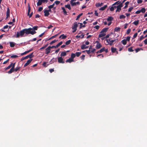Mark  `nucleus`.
<instances>
[{
  "instance_id": "1",
  "label": "nucleus",
  "mask_w": 147,
  "mask_h": 147,
  "mask_svg": "<svg viewBox=\"0 0 147 147\" xmlns=\"http://www.w3.org/2000/svg\"><path fill=\"white\" fill-rule=\"evenodd\" d=\"M32 30V29L30 28L24 29L20 30V32H17L16 37L18 38L20 36H21V37H23L25 33L26 35H28L29 34L34 35L36 33V32L32 31L31 30Z\"/></svg>"
},
{
  "instance_id": "2",
  "label": "nucleus",
  "mask_w": 147,
  "mask_h": 147,
  "mask_svg": "<svg viewBox=\"0 0 147 147\" xmlns=\"http://www.w3.org/2000/svg\"><path fill=\"white\" fill-rule=\"evenodd\" d=\"M78 26V25L77 22H75L73 24V26L72 27V29L74 30L72 31L73 33H74L76 31Z\"/></svg>"
},
{
  "instance_id": "3",
  "label": "nucleus",
  "mask_w": 147,
  "mask_h": 147,
  "mask_svg": "<svg viewBox=\"0 0 147 147\" xmlns=\"http://www.w3.org/2000/svg\"><path fill=\"white\" fill-rule=\"evenodd\" d=\"M123 7V5H122V4H119L117 7V9L116 11V12H120L121 9V7Z\"/></svg>"
},
{
  "instance_id": "4",
  "label": "nucleus",
  "mask_w": 147,
  "mask_h": 147,
  "mask_svg": "<svg viewBox=\"0 0 147 147\" xmlns=\"http://www.w3.org/2000/svg\"><path fill=\"white\" fill-rule=\"evenodd\" d=\"M58 62L60 63H65V61L61 57H59L58 58Z\"/></svg>"
},
{
  "instance_id": "5",
  "label": "nucleus",
  "mask_w": 147,
  "mask_h": 147,
  "mask_svg": "<svg viewBox=\"0 0 147 147\" xmlns=\"http://www.w3.org/2000/svg\"><path fill=\"white\" fill-rule=\"evenodd\" d=\"M53 48L52 46H49L47 48L45 49V54L48 55V54L51 51V49Z\"/></svg>"
},
{
  "instance_id": "6",
  "label": "nucleus",
  "mask_w": 147,
  "mask_h": 147,
  "mask_svg": "<svg viewBox=\"0 0 147 147\" xmlns=\"http://www.w3.org/2000/svg\"><path fill=\"white\" fill-rule=\"evenodd\" d=\"M96 43H97V44L96 46V49H99L100 48L102 47V45L99 42V41H96Z\"/></svg>"
},
{
  "instance_id": "7",
  "label": "nucleus",
  "mask_w": 147,
  "mask_h": 147,
  "mask_svg": "<svg viewBox=\"0 0 147 147\" xmlns=\"http://www.w3.org/2000/svg\"><path fill=\"white\" fill-rule=\"evenodd\" d=\"M63 43L62 41H61L57 45H56V46H52V47L53 48H54L55 49H57Z\"/></svg>"
},
{
  "instance_id": "8",
  "label": "nucleus",
  "mask_w": 147,
  "mask_h": 147,
  "mask_svg": "<svg viewBox=\"0 0 147 147\" xmlns=\"http://www.w3.org/2000/svg\"><path fill=\"white\" fill-rule=\"evenodd\" d=\"M33 52L32 53L29 55L25 56V58H26V59H27L29 58H30V59L31 58L33 57Z\"/></svg>"
},
{
  "instance_id": "9",
  "label": "nucleus",
  "mask_w": 147,
  "mask_h": 147,
  "mask_svg": "<svg viewBox=\"0 0 147 147\" xmlns=\"http://www.w3.org/2000/svg\"><path fill=\"white\" fill-rule=\"evenodd\" d=\"M32 59H29L27 61V62L24 64V67H25L28 65L32 61Z\"/></svg>"
},
{
  "instance_id": "10",
  "label": "nucleus",
  "mask_w": 147,
  "mask_h": 147,
  "mask_svg": "<svg viewBox=\"0 0 147 147\" xmlns=\"http://www.w3.org/2000/svg\"><path fill=\"white\" fill-rule=\"evenodd\" d=\"M10 16V10L9 7L7 8L6 12V19H7Z\"/></svg>"
},
{
  "instance_id": "11",
  "label": "nucleus",
  "mask_w": 147,
  "mask_h": 147,
  "mask_svg": "<svg viewBox=\"0 0 147 147\" xmlns=\"http://www.w3.org/2000/svg\"><path fill=\"white\" fill-rule=\"evenodd\" d=\"M106 34L103 32L101 33V32H100V34L98 35L99 38L102 37L106 35Z\"/></svg>"
},
{
  "instance_id": "12",
  "label": "nucleus",
  "mask_w": 147,
  "mask_h": 147,
  "mask_svg": "<svg viewBox=\"0 0 147 147\" xmlns=\"http://www.w3.org/2000/svg\"><path fill=\"white\" fill-rule=\"evenodd\" d=\"M109 29L108 28H103L101 31V33L103 32L104 33H106L108 30Z\"/></svg>"
},
{
  "instance_id": "13",
  "label": "nucleus",
  "mask_w": 147,
  "mask_h": 147,
  "mask_svg": "<svg viewBox=\"0 0 147 147\" xmlns=\"http://www.w3.org/2000/svg\"><path fill=\"white\" fill-rule=\"evenodd\" d=\"M88 47V46H86L85 45L83 44L81 46V49L82 50L87 49Z\"/></svg>"
},
{
  "instance_id": "14",
  "label": "nucleus",
  "mask_w": 147,
  "mask_h": 147,
  "mask_svg": "<svg viewBox=\"0 0 147 147\" xmlns=\"http://www.w3.org/2000/svg\"><path fill=\"white\" fill-rule=\"evenodd\" d=\"M44 13H45L44 16H47L50 14V13L47 10H45L44 11Z\"/></svg>"
},
{
  "instance_id": "15",
  "label": "nucleus",
  "mask_w": 147,
  "mask_h": 147,
  "mask_svg": "<svg viewBox=\"0 0 147 147\" xmlns=\"http://www.w3.org/2000/svg\"><path fill=\"white\" fill-rule=\"evenodd\" d=\"M73 61H74V59H72L70 57L67 60L65 61L66 63L69 62V63H71V62Z\"/></svg>"
},
{
  "instance_id": "16",
  "label": "nucleus",
  "mask_w": 147,
  "mask_h": 147,
  "mask_svg": "<svg viewBox=\"0 0 147 147\" xmlns=\"http://www.w3.org/2000/svg\"><path fill=\"white\" fill-rule=\"evenodd\" d=\"M117 6L115 5L112 6L110 8V10L111 11H114V9L117 8Z\"/></svg>"
},
{
  "instance_id": "17",
  "label": "nucleus",
  "mask_w": 147,
  "mask_h": 147,
  "mask_svg": "<svg viewBox=\"0 0 147 147\" xmlns=\"http://www.w3.org/2000/svg\"><path fill=\"white\" fill-rule=\"evenodd\" d=\"M63 10V14L65 15H67V12L66 11L64 7H62L61 8Z\"/></svg>"
},
{
  "instance_id": "18",
  "label": "nucleus",
  "mask_w": 147,
  "mask_h": 147,
  "mask_svg": "<svg viewBox=\"0 0 147 147\" xmlns=\"http://www.w3.org/2000/svg\"><path fill=\"white\" fill-rule=\"evenodd\" d=\"M129 1H127L125 3V6L122 8L123 9H125L128 7V5L129 3Z\"/></svg>"
},
{
  "instance_id": "19",
  "label": "nucleus",
  "mask_w": 147,
  "mask_h": 147,
  "mask_svg": "<svg viewBox=\"0 0 147 147\" xmlns=\"http://www.w3.org/2000/svg\"><path fill=\"white\" fill-rule=\"evenodd\" d=\"M67 36L66 35H65L64 34H62L60 35L59 37V38H61L62 39H64L66 38Z\"/></svg>"
},
{
  "instance_id": "20",
  "label": "nucleus",
  "mask_w": 147,
  "mask_h": 147,
  "mask_svg": "<svg viewBox=\"0 0 147 147\" xmlns=\"http://www.w3.org/2000/svg\"><path fill=\"white\" fill-rule=\"evenodd\" d=\"M67 55V53L66 51L62 52L61 53L60 55L61 57H65Z\"/></svg>"
},
{
  "instance_id": "21",
  "label": "nucleus",
  "mask_w": 147,
  "mask_h": 147,
  "mask_svg": "<svg viewBox=\"0 0 147 147\" xmlns=\"http://www.w3.org/2000/svg\"><path fill=\"white\" fill-rule=\"evenodd\" d=\"M116 50L117 49L115 48H114V47L111 48V51L113 53L117 52V53H118V52Z\"/></svg>"
},
{
  "instance_id": "22",
  "label": "nucleus",
  "mask_w": 147,
  "mask_h": 147,
  "mask_svg": "<svg viewBox=\"0 0 147 147\" xmlns=\"http://www.w3.org/2000/svg\"><path fill=\"white\" fill-rule=\"evenodd\" d=\"M107 7V5H105L103 7H101L99 9V10L103 11L105 10Z\"/></svg>"
},
{
  "instance_id": "23",
  "label": "nucleus",
  "mask_w": 147,
  "mask_h": 147,
  "mask_svg": "<svg viewBox=\"0 0 147 147\" xmlns=\"http://www.w3.org/2000/svg\"><path fill=\"white\" fill-rule=\"evenodd\" d=\"M28 9L27 15H28V16H29V15L30 12V10H31V8H30V6L29 4L28 5Z\"/></svg>"
},
{
  "instance_id": "24",
  "label": "nucleus",
  "mask_w": 147,
  "mask_h": 147,
  "mask_svg": "<svg viewBox=\"0 0 147 147\" xmlns=\"http://www.w3.org/2000/svg\"><path fill=\"white\" fill-rule=\"evenodd\" d=\"M30 28L32 29V30H31L32 31L36 32L35 30H37L38 26H34L33 28Z\"/></svg>"
},
{
  "instance_id": "25",
  "label": "nucleus",
  "mask_w": 147,
  "mask_h": 147,
  "mask_svg": "<svg viewBox=\"0 0 147 147\" xmlns=\"http://www.w3.org/2000/svg\"><path fill=\"white\" fill-rule=\"evenodd\" d=\"M42 2L41 0H38V1L37 3V5L39 6L42 5Z\"/></svg>"
},
{
  "instance_id": "26",
  "label": "nucleus",
  "mask_w": 147,
  "mask_h": 147,
  "mask_svg": "<svg viewBox=\"0 0 147 147\" xmlns=\"http://www.w3.org/2000/svg\"><path fill=\"white\" fill-rule=\"evenodd\" d=\"M121 3V1H119V0L117 1H116V2H115V3H113V5H112V6H114V5H119L120 3Z\"/></svg>"
},
{
  "instance_id": "27",
  "label": "nucleus",
  "mask_w": 147,
  "mask_h": 147,
  "mask_svg": "<svg viewBox=\"0 0 147 147\" xmlns=\"http://www.w3.org/2000/svg\"><path fill=\"white\" fill-rule=\"evenodd\" d=\"M103 3H96L95 4V6L97 7H99L100 6H101L103 5Z\"/></svg>"
},
{
  "instance_id": "28",
  "label": "nucleus",
  "mask_w": 147,
  "mask_h": 147,
  "mask_svg": "<svg viewBox=\"0 0 147 147\" xmlns=\"http://www.w3.org/2000/svg\"><path fill=\"white\" fill-rule=\"evenodd\" d=\"M57 61V58H53L50 61V62H51V63H53L54 62H56Z\"/></svg>"
},
{
  "instance_id": "29",
  "label": "nucleus",
  "mask_w": 147,
  "mask_h": 147,
  "mask_svg": "<svg viewBox=\"0 0 147 147\" xmlns=\"http://www.w3.org/2000/svg\"><path fill=\"white\" fill-rule=\"evenodd\" d=\"M113 17L111 16L109 17L108 18H107V21L108 22H111L112 20H113Z\"/></svg>"
},
{
  "instance_id": "30",
  "label": "nucleus",
  "mask_w": 147,
  "mask_h": 147,
  "mask_svg": "<svg viewBox=\"0 0 147 147\" xmlns=\"http://www.w3.org/2000/svg\"><path fill=\"white\" fill-rule=\"evenodd\" d=\"M10 47H13L15 46V43L13 42H9Z\"/></svg>"
},
{
  "instance_id": "31",
  "label": "nucleus",
  "mask_w": 147,
  "mask_h": 147,
  "mask_svg": "<svg viewBox=\"0 0 147 147\" xmlns=\"http://www.w3.org/2000/svg\"><path fill=\"white\" fill-rule=\"evenodd\" d=\"M65 8H68L69 10H71V9L70 5L69 4L65 5Z\"/></svg>"
},
{
  "instance_id": "32",
  "label": "nucleus",
  "mask_w": 147,
  "mask_h": 147,
  "mask_svg": "<svg viewBox=\"0 0 147 147\" xmlns=\"http://www.w3.org/2000/svg\"><path fill=\"white\" fill-rule=\"evenodd\" d=\"M84 35H83L82 34H81L80 35H77L76 36V38H84Z\"/></svg>"
},
{
  "instance_id": "33",
  "label": "nucleus",
  "mask_w": 147,
  "mask_h": 147,
  "mask_svg": "<svg viewBox=\"0 0 147 147\" xmlns=\"http://www.w3.org/2000/svg\"><path fill=\"white\" fill-rule=\"evenodd\" d=\"M14 71V69L13 68H11L10 70L8 72V73L9 74H11Z\"/></svg>"
},
{
  "instance_id": "34",
  "label": "nucleus",
  "mask_w": 147,
  "mask_h": 147,
  "mask_svg": "<svg viewBox=\"0 0 147 147\" xmlns=\"http://www.w3.org/2000/svg\"><path fill=\"white\" fill-rule=\"evenodd\" d=\"M76 56V55H75V54L72 53L71 55V59H74V58Z\"/></svg>"
},
{
  "instance_id": "35",
  "label": "nucleus",
  "mask_w": 147,
  "mask_h": 147,
  "mask_svg": "<svg viewBox=\"0 0 147 147\" xmlns=\"http://www.w3.org/2000/svg\"><path fill=\"white\" fill-rule=\"evenodd\" d=\"M121 42L123 45H125L127 43L126 40L124 39L121 41Z\"/></svg>"
},
{
  "instance_id": "36",
  "label": "nucleus",
  "mask_w": 147,
  "mask_h": 147,
  "mask_svg": "<svg viewBox=\"0 0 147 147\" xmlns=\"http://www.w3.org/2000/svg\"><path fill=\"white\" fill-rule=\"evenodd\" d=\"M12 64V63H11L5 69V70H6L9 69L11 67Z\"/></svg>"
},
{
  "instance_id": "37",
  "label": "nucleus",
  "mask_w": 147,
  "mask_h": 147,
  "mask_svg": "<svg viewBox=\"0 0 147 147\" xmlns=\"http://www.w3.org/2000/svg\"><path fill=\"white\" fill-rule=\"evenodd\" d=\"M59 34H55V35H54V36H52L51 37V38H49L48 39V40H50L52 38H54L55 37H57V36H58V35H59Z\"/></svg>"
},
{
  "instance_id": "38",
  "label": "nucleus",
  "mask_w": 147,
  "mask_h": 147,
  "mask_svg": "<svg viewBox=\"0 0 147 147\" xmlns=\"http://www.w3.org/2000/svg\"><path fill=\"white\" fill-rule=\"evenodd\" d=\"M139 20H137L136 21H134L133 23L136 26H137L139 24Z\"/></svg>"
},
{
  "instance_id": "39",
  "label": "nucleus",
  "mask_w": 147,
  "mask_h": 147,
  "mask_svg": "<svg viewBox=\"0 0 147 147\" xmlns=\"http://www.w3.org/2000/svg\"><path fill=\"white\" fill-rule=\"evenodd\" d=\"M121 28L119 27H116L115 28L114 31L115 32H119Z\"/></svg>"
},
{
  "instance_id": "40",
  "label": "nucleus",
  "mask_w": 147,
  "mask_h": 147,
  "mask_svg": "<svg viewBox=\"0 0 147 147\" xmlns=\"http://www.w3.org/2000/svg\"><path fill=\"white\" fill-rule=\"evenodd\" d=\"M141 12L143 13H144L146 11V9L144 8H143L140 10Z\"/></svg>"
},
{
  "instance_id": "41",
  "label": "nucleus",
  "mask_w": 147,
  "mask_h": 147,
  "mask_svg": "<svg viewBox=\"0 0 147 147\" xmlns=\"http://www.w3.org/2000/svg\"><path fill=\"white\" fill-rule=\"evenodd\" d=\"M133 47H132L129 48L128 49V51L130 52H132L134 51V50L132 49Z\"/></svg>"
},
{
  "instance_id": "42",
  "label": "nucleus",
  "mask_w": 147,
  "mask_h": 147,
  "mask_svg": "<svg viewBox=\"0 0 147 147\" xmlns=\"http://www.w3.org/2000/svg\"><path fill=\"white\" fill-rule=\"evenodd\" d=\"M105 48L104 47H103V48H102V49H101L100 50H99V53H101L102 52L105 51Z\"/></svg>"
},
{
  "instance_id": "43",
  "label": "nucleus",
  "mask_w": 147,
  "mask_h": 147,
  "mask_svg": "<svg viewBox=\"0 0 147 147\" xmlns=\"http://www.w3.org/2000/svg\"><path fill=\"white\" fill-rule=\"evenodd\" d=\"M10 57L11 58H15L18 57V56L16 55H10Z\"/></svg>"
},
{
  "instance_id": "44",
  "label": "nucleus",
  "mask_w": 147,
  "mask_h": 147,
  "mask_svg": "<svg viewBox=\"0 0 147 147\" xmlns=\"http://www.w3.org/2000/svg\"><path fill=\"white\" fill-rule=\"evenodd\" d=\"M74 1H70V4H71L72 6H74L76 5V2H74Z\"/></svg>"
},
{
  "instance_id": "45",
  "label": "nucleus",
  "mask_w": 147,
  "mask_h": 147,
  "mask_svg": "<svg viewBox=\"0 0 147 147\" xmlns=\"http://www.w3.org/2000/svg\"><path fill=\"white\" fill-rule=\"evenodd\" d=\"M78 24H80V28H81L82 27H85L86 26L85 25H83V24L82 23H78Z\"/></svg>"
},
{
  "instance_id": "46",
  "label": "nucleus",
  "mask_w": 147,
  "mask_h": 147,
  "mask_svg": "<svg viewBox=\"0 0 147 147\" xmlns=\"http://www.w3.org/2000/svg\"><path fill=\"white\" fill-rule=\"evenodd\" d=\"M81 53L80 52H76V53L75 55H76V56L77 57H79L81 55Z\"/></svg>"
},
{
  "instance_id": "47",
  "label": "nucleus",
  "mask_w": 147,
  "mask_h": 147,
  "mask_svg": "<svg viewBox=\"0 0 147 147\" xmlns=\"http://www.w3.org/2000/svg\"><path fill=\"white\" fill-rule=\"evenodd\" d=\"M126 17L123 15H121L119 16V19H124Z\"/></svg>"
},
{
  "instance_id": "48",
  "label": "nucleus",
  "mask_w": 147,
  "mask_h": 147,
  "mask_svg": "<svg viewBox=\"0 0 147 147\" xmlns=\"http://www.w3.org/2000/svg\"><path fill=\"white\" fill-rule=\"evenodd\" d=\"M71 42V40H69L65 42V45H68Z\"/></svg>"
},
{
  "instance_id": "49",
  "label": "nucleus",
  "mask_w": 147,
  "mask_h": 147,
  "mask_svg": "<svg viewBox=\"0 0 147 147\" xmlns=\"http://www.w3.org/2000/svg\"><path fill=\"white\" fill-rule=\"evenodd\" d=\"M83 14V13H81L78 15L77 16V17L76 19V20H78L80 18V17L82 16Z\"/></svg>"
},
{
  "instance_id": "50",
  "label": "nucleus",
  "mask_w": 147,
  "mask_h": 147,
  "mask_svg": "<svg viewBox=\"0 0 147 147\" xmlns=\"http://www.w3.org/2000/svg\"><path fill=\"white\" fill-rule=\"evenodd\" d=\"M85 55H82L80 57V58L81 60H83L85 58Z\"/></svg>"
},
{
  "instance_id": "51",
  "label": "nucleus",
  "mask_w": 147,
  "mask_h": 147,
  "mask_svg": "<svg viewBox=\"0 0 147 147\" xmlns=\"http://www.w3.org/2000/svg\"><path fill=\"white\" fill-rule=\"evenodd\" d=\"M141 50H143L142 48H137L135 49V51L136 53L138 52L139 51H140Z\"/></svg>"
},
{
  "instance_id": "52",
  "label": "nucleus",
  "mask_w": 147,
  "mask_h": 147,
  "mask_svg": "<svg viewBox=\"0 0 147 147\" xmlns=\"http://www.w3.org/2000/svg\"><path fill=\"white\" fill-rule=\"evenodd\" d=\"M58 41V40H53L50 43V45H52V44H53L55 42H56L57 41Z\"/></svg>"
},
{
  "instance_id": "53",
  "label": "nucleus",
  "mask_w": 147,
  "mask_h": 147,
  "mask_svg": "<svg viewBox=\"0 0 147 147\" xmlns=\"http://www.w3.org/2000/svg\"><path fill=\"white\" fill-rule=\"evenodd\" d=\"M48 44L42 47L40 49V50H42L43 49H45L48 46Z\"/></svg>"
},
{
  "instance_id": "54",
  "label": "nucleus",
  "mask_w": 147,
  "mask_h": 147,
  "mask_svg": "<svg viewBox=\"0 0 147 147\" xmlns=\"http://www.w3.org/2000/svg\"><path fill=\"white\" fill-rule=\"evenodd\" d=\"M47 63L46 62H44L42 63V65L45 67H47L48 65V64L47 65H46Z\"/></svg>"
},
{
  "instance_id": "55",
  "label": "nucleus",
  "mask_w": 147,
  "mask_h": 147,
  "mask_svg": "<svg viewBox=\"0 0 147 147\" xmlns=\"http://www.w3.org/2000/svg\"><path fill=\"white\" fill-rule=\"evenodd\" d=\"M20 68V67H16L15 69H14V71H17L18 70H19Z\"/></svg>"
},
{
  "instance_id": "56",
  "label": "nucleus",
  "mask_w": 147,
  "mask_h": 147,
  "mask_svg": "<svg viewBox=\"0 0 147 147\" xmlns=\"http://www.w3.org/2000/svg\"><path fill=\"white\" fill-rule=\"evenodd\" d=\"M131 37L128 36H127L126 38V39H125L126 40V41H129Z\"/></svg>"
},
{
  "instance_id": "57",
  "label": "nucleus",
  "mask_w": 147,
  "mask_h": 147,
  "mask_svg": "<svg viewBox=\"0 0 147 147\" xmlns=\"http://www.w3.org/2000/svg\"><path fill=\"white\" fill-rule=\"evenodd\" d=\"M131 30L130 29H128L127 30L126 34H129V33L131 31Z\"/></svg>"
},
{
  "instance_id": "58",
  "label": "nucleus",
  "mask_w": 147,
  "mask_h": 147,
  "mask_svg": "<svg viewBox=\"0 0 147 147\" xmlns=\"http://www.w3.org/2000/svg\"><path fill=\"white\" fill-rule=\"evenodd\" d=\"M133 7H130L128 10V12H131L132 9H133Z\"/></svg>"
},
{
  "instance_id": "59",
  "label": "nucleus",
  "mask_w": 147,
  "mask_h": 147,
  "mask_svg": "<svg viewBox=\"0 0 147 147\" xmlns=\"http://www.w3.org/2000/svg\"><path fill=\"white\" fill-rule=\"evenodd\" d=\"M43 9V7H39L38 9V11L39 12L41 11Z\"/></svg>"
},
{
  "instance_id": "60",
  "label": "nucleus",
  "mask_w": 147,
  "mask_h": 147,
  "mask_svg": "<svg viewBox=\"0 0 147 147\" xmlns=\"http://www.w3.org/2000/svg\"><path fill=\"white\" fill-rule=\"evenodd\" d=\"M137 35H138V33H135V34H134L133 36V38H136L137 36Z\"/></svg>"
},
{
  "instance_id": "61",
  "label": "nucleus",
  "mask_w": 147,
  "mask_h": 147,
  "mask_svg": "<svg viewBox=\"0 0 147 147\" xmlns=\"http://www.w3.org/2000/svg\"><path fill=\"white\" fill-rule=\"evenodd\" d=\"M60 1H56L55 2V4L57 5H58V4H59V3H60Z\"/></svg>"
},
{
  "instance_id": "62",
  "label": "nucleus",
  "mask_w": 147,
  "mask_h": 147,
  "mask_svg": "<svg viewBox=\"0 0 147 147\" xmlns=\"http://www.w3.org/2000/svg\"><path fill=\"white\" fill-rule=\"evenodd\" d=\"M113 40H111L110 42L109 43V44L111 46L113 45Z\"/></svg>"
},
{
  "instance_id": "63",
  "label": "nucleus",
  "mask_w": 147,
  "mask_h": 147,
  "mask_svg": "<svg viewBox=\"0 0 147 147\" xmlns=\"http://www.w3.org/2000/svg\"><path fill=\"white\" fill-rule=\"evenodd\" d=\"M144 38V37L143 36H142L140 37L139 38V40L141 41Z\"/></svg>"
},
{
  "instance_id": "64",
  "label": "nucleus",
  "mask_w": 147,
  "mask_h": 147,
  "mask_svg": "<svg viewBox=\"0 0 147 147\" xmlns=\"http://www.w3.org/2000/svg\"><path fill=\"white\" fill-rule=\"evenodd\" d=\"M99 27L100 26H99L96 25L94 27V28H95L97 30H98L99 29Z\"/></svg>"
}]
</instances>
